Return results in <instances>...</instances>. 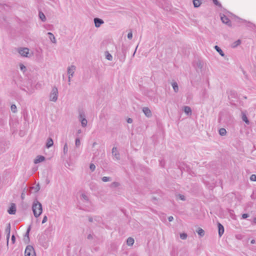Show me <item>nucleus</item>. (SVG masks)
<instances>
[{"label":"nucleus","instance_id":"nucleus-1","mask_svg":"<svg viewBox=\"0 0 256 256\" xmlns=\"http://www.w3.org/2000/svg\"><path fill=\"white\" fill-rule=\"evenodd\" d=\"M32 210L36 218H38L42 212V205L36 199L33 202Z\"/></svg>","mask_w":256,"mask_h":256},{"label":"nucleus","instance_id":"nucleus-2","mask_svg":"<svg viewBox=\"0 0 256 256\" xmlns=\"http://www.w3.org/2000/svg\"><path fill=\"white\" fill-rule=\"evenodd\" d=\"M58 88L54 86L52 88L50 95V100L52 102H56L58 100Z\"/></svg>","mask_w":256,"mask_h":256},{"label":"nucleus","instance_id":"nucleus-3","mask_svg":"<svg viewBox=\"0 0 256 256\" xmlns=\"http://www.w3.org/2000/svg\"><path fill=\"white\" fill-rule=\"evenodd\" d=\"M25 256H36V254L32 246L28 245L26 246L24 251Z\"/></svg>","mask_w":256,"mask_h":256},{"label":"nucleus","instance_id":"nucleus-4","mask_svg":"<svg viewBox=\"0 0 256 256\" xmlns=\"http://www.w3.org/2000/svg\"><path fill=\"white\" fill-rule=\"evenodd\" d=\"M122 54L121 56H119V60L121 62H124L125 60L126 57V54L128 50V48L126 46L122 45Z\"/></svg>","mask_w":256,"mask_h":256},{"label":"nucleus","instance_id":"nucleus-5","mask_svg":"<svg viewBox=\"0 0 256 256\" xmlns=\"http://www.w3.org/2000/svg\"><path fill=\"white\" fill-rule=\"evenodd\" d=\"M79 120L81 122L82 126L86 127L87 125V120L85 118V115L83 112H80L79 115Z\"/></svg>","mask_w":256,"mask_h":256},{"label":"nucleus","instance_id":"nucleus-6","mask_svg":"<svg viewBox=\"0 0 256 256\" xmlns=\"http://www.w3.org/2000/svg\"><path fill=\"white\" fill-rule=\"evenodd\" d=\"M29 50L28 48H20L18 50V53L22 56H27Z\"/></svg>","mask_w":256,"mask_h":256},{"label":"nucleus","instance_id":"nucleus-7","mask_svg":"<svg viewBox=\"0 0 256 256\" xmlns=\"http://www.w3.org/2000/svg\"><path fill=\"white\" fill-rule=\"evenodd\" d=\"M76 67L74 65H72L70 66H68V76H71L72 77L74 76V72L76 70Z\"/></svg>","mask_w":256,"mask_h":256},{"label":"nucleus","instance_id":"nucleus-8","mask_svg":"<svg viewBox=\"0 0 256 256\" xmlns=\"http://www.w3.org/2000/svg\"><path fill=\"white\" fill-rule=\"evenodd\" d=\"M142 112L145 116L148 118H150L152 116V113L150 109L148 107H144Z\"/></svg>","mask_w":256,"mask_h":256},{"label":"nucleus","instance_id":"nucleus-9","mask_svg":"<svg viewBox=\"0 0 256 256\" xmlns=\"http://www.w3.org/2000/svg\"><path fill=\"white\" fill-rule=\"evenodd\" d=\"M112 156H114L116 160H120V154L119 152L117 150V148L116 147H114L112 149Z\"/></svg>","mask_w":256,"mask_h":256},{"label":"nucleus","instance_id":"nucleus-10","mask_svg":"<svg viewBox=\"0 0 256 256\" xmlns=\"http://www.w3.org/2000/svg\"><path fill=\"white\" fill-rule=\"evenodd\" d=\"M94 21L95 26L96 28H99L101 24H102L104 23V22L102 20L98 18H94Z\"/></svg>","mask_w":256,"mask_h":256},{"label":"nucleus","instance_id":"nucleus-11","mask_svg":"<svg viewBox=\"0 0 256 256\" xmlns=\"http://www.w3.org/2000/svg\"><path fill=\"white\" fill-rule=\"evenodd\" d=\"M30 230V226L26 230V233L25 234L24 237V241L26 244H28L30 242V238H29V232Z\"/></svg>","mask_w":256,"mask_h":256},{"label":"nucleus","instance_id":"nucleus-12","mask_svg":"<svg viewBox=\"0 0 256 256\" xmlns=\"http://www.w3.org/2000/svg\"><path fill=\"white\" fill-rule=\"evenodd\" d=\"M8 212L10 214H16V206L14 204H12L11 206L8 210Z\"/></svg>","mask_w":256,"mask_h":256},{"label":"nucleus","instance_id":"nucleus-13","mask_svg":"<svg viewBox=\"0 0 256 256\" xmlns=\"http://www.w3.org/2000/svg\"><path fill=\"white\" fill-rule=\"evenodd\" d=\"M220 18L223 23L226 24H228V26L230 25V22L229 18L225 15H223V16H221Z\"/></svg>","mask_w":256,"mask_h":256},{"label":"nucleus","instance_id":"nucleus-14","mask_svg":"<svg viewBox=\"0 0 256 256\" xmlns=\"http://www.w3.org/2000/svg\"><path fill=\"white\" fill-rule=\"evenodd\" d=\"M45 160L44 156H38L34 160V163L36 164L42 162Z\"/></svg>","mask_w":256,"mask_h":256},{"label":"nucleus","instance_id":"nucleus-15","mask_svg":"<svg viewBox=\"0 0 256 256\" xmlns=\"http://www.w3.org/2000/svg\"><path fill=\"white\" fill-rule=\"evenodd\" d=\"M40 189V186L38 184L36 185L35 186H32L30 188V193H36L38 192Z\"/></svg>","mask_w":256,"mask_h":256},{"label":"nucleus","instance_id":"nucleus-16","mask_svg":"<svg viewBox=\"0 0 256 256\" xmlns=\"http://www.w3.org/2000/svg\"><path fill=\"white\" fill-rule=\"evenodd\" d=\"M218 234H219L220 236H221L224 232V228L221 224H220V222H218Z\"/></svg>","mask_w":256,"mask_h":256},{"label":"nucleus","instance_id":"nucleus-17","mask_svg":"<svg viewBox=\"0 0 256 256\" xmlns=\"http://www.w3.org/2000/svg\"><path fill=\"white\" fill-rule=\"evenodd\" d=\"M47 34L49 36V38L50 40L54 44H56V39L54 35L50 32H48Z\"/></svg>","mask_w":256,"mask_h":256},{"label":"nucleus","instance_id":"nucleus-18","mask_svg":"<svg viewBox=\"0 0 256 256\" xmlns=\"http://www.w3.org/2000/svg\"><path fill=\"white\" fill-rule=\"evenodd\" d=\"M242 120L244 122L247 124H250V122L247 118V116L246 114L244 112H242Z\"/></svg>","mask_w":256,"mask_h":256},{"label":"nucleus","instance_id":"nucleus-19","mask_svg":"<svg viewBox=\"0 0 256 256\" xmlns=\"http://www.w3.org/2000/svg\"><path fill=\"white\" fill-rule=\"evenodd\" d=\"M53 144H54V142H53L52 138H49L47 140V142H46V148H50L53 145Z\"/></svg>","mask_w":256,"mask_h":256},{"label":"nucleus","instance_id":"nucleus-20","mask_svg":"<svg viewBox=\"0 0 256 256\" xmlns=\"http://www.w3.org/2000/svg\"><path fill=\"white\" fill-rule=\"evenodd\" d=\"M214 49L219 53L222 56H224V54L221 48L218 46H215L214 47Z\"/></svg>","mask_w":256,"mask_h":256},{"label":"nucleus","instance_id":"nucleus-21","mask_svg":"<svg viewBox=\"0 0 256 256\" xmlns=\"http://www.w3.org/2000/svg\"><path fill=\"white\" fill-rule=\"evenodd\" d=\"M184 112L186 114H187L188 115L192 114V110L190 106H184Z\"/></svg>","mask_w":256,"mask_h":256},{"label":"nucleus","instance_id":"nucleus-22","mask_svg":"<svg viewBox=\"0 0 256 256\" xmlns=\"http://www.w3.org/2000/svg\"><path fill=\"white\" fill-rule=\"evenodd\" d=\"M193 4L194 8H198L202 4L200 0H193Z\"/></svg>","mask_w":256,"mask_h":256},{"label":"nucleus","instance_id":"nucleus-23","mask_svg":"<svg viewBox=\"0 0 256 256\" xmlns=\"http://www.w3.org/2000/svg\"><path fill=\"white\" fill-rule=\"evenodd\" d=\"M172 88H173L174 91L176 92H178V84L177 82H173L172 84Z\"/></svg>","mask_w":256,"mask_h":256},{"label":"nucleus","instance_id":"nucleus-24","mask_svg":"<svg viewBox=\"0 0 256 256\" xmlns=\"http://www.w3.org/2000/svg\"><path fill=\"white\" fill-rule=\"evenodd\" d=\"M134 242V239L131 237H130L127 239V240H126L127 244L128 246H132V245H133Z\"/></svg>","mask_w":256,"mask_h":256},{"label":"nucleus","instance_id":"nucleus-25","mask_svg":"<svg viewBox=\"0 0 256 256\" xmlns=\"http://www.w3.org/2000/svg\"><path fill=\"white\" fill-rule=\"evenodd\" d=\"M39 17L40 18L42 21L45 22L46 20V18L44 14L42 12H39Z\"/></svg>","mask_w":256,"mask_h":256},{"label":"nucleus","instance_id":"nucleus-26","mask_svg":"<svg viewBox=\"0 0 256 256\" xmlns=\"http://www.w3.org/2000/svg\"><path fill=\"white\" fill-rule=\"evenodd\" d=\"M226 131L225 128H221L220 129V130H219V134L220 136H225L226 134Z\"/></svg>","mask_w":256,"mask_h":256},{"label":"nucleus","instance_id":"nucleus-27","mask_svg":"<svg viewBox=\"0 0 256 256\" xmlns=\"http://www.w3.org/2000/svg\"><path fill=\"white\" fill-rule=\"evenodd\" d=\"M120 186V184L118 182H113L110 184V187L114 188H117Z\"/></svg>","mask_w":256,"mask_h":256},{"label":"nucleus","instance_id":"nucleus-28","mask_svg":"<svg viewBox=\"0 0 256 256\" xmlns=\"http://www.w3.org/2000/svg\"><path fill=\"white\" fill-rule=\"evenodd\" d=\"M106 58L109 60H112V56L108 52H106Z\"/></svg>","mask_w":256,"mask_h":256},{"label":"nucleus","instance_id":"nucleus-29","mask_svg":"<svg viewBox=\"0 0 256 256\" xmlns=\"http://www.w3.org/2000/svg\"><path fill=\"white\" fill-rule=\"evenodd\" d=\"M102 180L104 182H107L112 180V178L108 176H104L102 178Z\"/></svg>","mask_w":256,"mask_h":256},{"label":"nucleus","instance_id":"nucleus-30","mask_svg":"<svg viewBox=\"0 0 256 256\" xmlns=\"http://www.w3.org/2000/svg\"><path fill=\"white\" fill-rule=\"evenodd\" d=\"M20 70L22 71L23 72H24L26 70V66H24V64H20Z\"/></svg>","mask_w":256,"mask_h":256},{"label":"nucleus","instance_id":"nucleus-31","mask_svg":"<svg viewBox=\"0 0 256 256\" xmlns=\"http://www.w3.org/2000/svg\"><path fill=\"white\" fill-rule=\"evenodd\" d=\"M198 233L201 236H202L204 235V231L201 228H198Z\"/></svg>","mask_w":256,"mask_h":256},{"label":"nucleus","instance_id":"nucleus-32","mask_svg":"<svg viewBox=\"0 0 256 256\" xmlns=\"http://www.w3.org/2000/svg\"><path fill=\"white\" fill-rule=\"evenodd\" d=\"M10 109L14 113H15L17 112L16 106L15 104H12L10 106Z\"/></svg>","mask_w":256,"mask_h":256},{"label":"nucleus","instance_id":"nucleus-33","mask_svg":"<svg viewBox=\"0 0 256 256\" xmlns=\"http://www.w3.org/2000/svg\"><path fill=\"white\" fill-rule=\"evenodd\" d=\"M75 144L76 147L78 148L80 145V141L79 138H76L75 141Z\"/></svg>","mask_w":256,"mask_h":256},{"label":"nucleus","instance_id":"nucleus-34","mask_svg":"<svg viewBox=\"0 0 256 256\" xmlns=\"http://www.w3.org/2000/svg\"><path fill=\"white\" fill-rule=\"evenodd\" d=\"M188 235L186 233H182L180 234V238L182 240H186L187 238Z\"/></svg>","mask_w":256,"mask_h":256},{"label":"nucleus","instance_id":"nucleus-35","mask_svg":"<svg viewBox=\"0 0 256 256\" xmlns=\"http://www.w3.org/2000/svg\"><path fill=\"white\" fill-rule=\"evenodd\" d=\"M68 152V146L66 143L64 146V154L67 153Z\"/></svg>","mask_w":256,"mask_h":256},{"label":"nucleus","instance_id":"nucleus-36","mask_svg":"<svg viewBox=\"0 0 256 256\" xmlns=\"http://www.w3.org/2000/svg\"><path fill=\"white\" fill-rule=\"evenodd\" d=\"M90 168L92 172L94 171L96 169L95 165L94 164H90Z\"/></svg>","mask_w":256,"mask_h":256},{"label":"nucleus","instance_id":"nucleus-37","mask_svg":"<svg viewBox=\"0 0 256 256\" xmlns=\"http://www.w3.org/2000/svg\"><path fill=\"white\" fill-rule=\"evenodd\" d=\"M250 180L253 182L256 181V175L254 174L251 175L250 177Z\"/></svg>","mask_w":256,"mask_h":256},{"label":"nucleus","instance_id":"nucleus-38","mask_svg":"<svg viewBox=\"0 0 256 256\" xmlns=\"http://www.w3.org/2000/svg\"><path fill=\"white\" fill-rule=\"evenodd\" d=\"M25 190H26V188H24L22 193V194H21V198L23 200L25 198V196H26V194H25Z\"/></svg>","mask_w":256,"mask_h":256},{"label":"nucleus","instance_id":"nucleus-39","mask_svg":"<svg viewBox=\"0 0 256 256\" xmlns=\"http://www.w3.org/2000/svg\"><path fill=\"white\" fill-rule=\"evenodd\" d=\"M10 224H8V226H7V227L6 229V232L7 233H10Z\"/></svg>","mask_w":256,"mask_h":256},{"label":"nucleus","instance_id":"nucleus-40","mask_svg":"<svg viewBox=\"0 0 256 256\" xmlns=\"http://www.w3.org/2000/svg\"><path fill=\"white\" fill-rule=\"evenodd\" d=\"M132 38V32H130L128 34V38L129 40H130Z\"/></svg>","mask_w":256,"mask_h":256},{"label":"nucleus","instance_id":"nucleus-41","mask_svg":"<svg viewBox=\"0 0 256 256\" xmlns=\"http://www.w3.org/2000/svg\"><path fill=\"white\" fill-rule=\"evenodd\" d=\"M214 4L218 6H220V4L218 2V0H212Z\"/></svg>","mask_w":256,"mask_h":256},{"label":"nucleus","instance_id":"nucleus-42","mask_svg":"<svg viewBox=\"0 0 256 256\" xmlns=\"http://www.w3.org/2000/svg\"><path fill=\"white\" fill-rule=\"evenodd\" d=\"M179 198L182 200H185V196L184 195L182 194H179L178 195Z\"/></svg>","mask_w":256,"mask_h":256},{"label":"nucleus","instance_id":"nucleus-43","mask_svg":"<svg viewBox=\"0 0 256 256\" xmlns=\"http://www.w3.org/2000/svg\"><path fill=\"white\" fill-rule=\"evenodd\" d=\"M48 220L47 216H44L42 220V224L45 223Z\"/></svg>","mask_w":256,"mask_h":256},{"label":"nucleus","instance_id":"nucleus-44","mask_svg":"<svg viewBox=\"0 0 256 256\" xmlns=\"http://www.w3.org/2000/svg\"><path fill=\"white\" fill-rule=\"evenodd\" d=\"M241 42L240 40H236L235 42H234V44L235 45L234 46V47L239 45L240 44Z\"/></svg>","mask_w":256,"mask_h":256},{"label":"nucleus","instance_id":"nucleus-45","mask_svg":"<svg viewBox=\"0 0 256 256\" xmlns=\"http://www.w3.org/2000/svg\"><path fill=\"white\" fill-rule=\"evenodd\" d=\"M248 214H244L242 215V218L244 219V218H247L248 217Z\"/></svg>","mask_w":256,"mask_h":256},{"label":"nucleus","instance_id":"nucleus-46","mask_svg":"<svg viewBox=\"0 0 256 256\" xmlns=\"http://www.w3.org/2000/svg\"><path fill=\"white\" fill-rule=\"evenodd\" d=\"M82 196L84 200H88V198L86 194H82Z\"/></svg>","mask_w":256,"mask_h":256},{"label":"nucleus","instance_id":"nucleus-47","mask_svg":"<svg viewBox=\"0 0 256 256\" xmlns=\"http://www.w3.org/2000/svg\"><path fill=\"white\" fill-rule=\"evenodd\" d=\"M15 240H16L15 236L14 235H12V244H14L15 242Z\"/></svg>","mask_w":256,"mask_h":256},{"label":"nucleus","instance_id":"nucleus-48","mask_svg":"<svg viewBox=\"0 0 256 256\" xmlns=\"http://www.w3.org/2000/svg\"><path fill=\"white\" fill-rule=\"evenodd\" d=\"M127 122L129 124H131L132 122V119L131 118H128V120H127Z\"/></svg>","mask_w":256,"mask_h":256},{"label":"nucleus","instance_id":"nucleus-49","mask_svg":"<svg viewBox=\"0 0 256 256\" xmlns=\"http://www.w3.org/2000/svg\"><path fill=\"white\" fill-rule=\"evenodd\" d=\"M168 221H169V222H172V220H174V218H173V216H169V217L168 218Z\"/></svg>","mask_w":256,"mask_h":256},{"label":"nucleus","instance_id":"nucleus-50","mask_svg":"<svg viewBox=\"0 0 256 256\" xmlns=\"http://www.w3.org/2000/svg\"><path fill=\"white\" fill-rule=\"evenodd\" d=\"M10 233H8L7 236H6L7 244H8V239L10 238Z\"/></svg>","mask_w":256,"mask_h":256},{"label":"nucleus","instance_id":"nucleus-51","mask_svg":"<svg viewBox=\"0 0 256 256\" xmlns=\"http://www.w3.org/2000/svg\"><path fill=\"white\" fill-rule=\"evenodd\" d=\"M71 78L72 76H68V84L70 85V80H71Z\"/></svg>","mask_w":256,"mask_h":256},{"label":"nucleus","instance_id":"nucleus-52","mask_svg":"<svg viewBox=\"0 0 256 256\" xmlns=\"http://www.w3.org/2000/svg\"><path fill=\"white\" fill-rule=\"evenodd\" d=\"M88 238L90 240V239H92V234H90L88 236Z\"/></svg>","mask_w":256,"mask_h":256},{"label":"nucleus","instance_id":"nucleus-53","mask_svg":"<svg viewBox=\"0 0 256 256\" xmlns=\"http://www.w3.org/2000/svg\"><path fill=\"white\" fill-rule=\"evenodd\" d=\"M97 144H98L96 142H94L92 144V148H94Z\"/></svg>","mask_w":256,"mask_h":256},{"label":"nucleus","instance_id":"nucleus-54","mask_svg":"<svg viewBox=\"0 0 256 256\" xmlns=\"http://www.w3.org/2000/svg\"><path fill=\"white\" fill-rule=\"evenodd\" d=\"M88 220H89V222H92V220H93L92 218H88Z\"/></svg>","mask_w":256,"mask_h":256},{"label":"nucleus","instance_id":"nucleus-55","mask_svg":"<svg viewBox=\"0 0 256 256\" xmlns=\"http://www.w3.org/2000/svg\"><path fill=\"white\" fill-rule=\"evenodd\" d=\"M137 48H138V46H136V50H135V51H134V53L133 54V55H132V56H134V54H135V53H136V50Z\"/></svg>","mask_w":256,"mask_h":256},{"label":"nucleus","instance_id":"nucleus-56","mask_svg":"<svg viewBox=\"0 0 256 256\" xmlns=\"http://www.w3.org/2000/svg\"><path fill=\"white\" fill-rule=\"evenodd\" d=\"M251 243L252 244H254L255 243V240H251Z\"/></svg>","mask_w":256,"mask_h":256},{"label":"nucleus","instance_id":"nucleus-57","mask_svg":"<svg viewBox=\"0 0 256 256\" xmlns=\"http://www.w3.org/2000/svg\"><path fill=\"white\" fill-rule=\"evenodd\" d=\"M254 223H256V218H254Z\"/></svg>","mask_w":256,"mask_h":256},{"label":"nucleus","instance_id":"nucleus-58","mask_svg":"<svg viewBox=\"0 0 256 256\" xmlns=\"http://www.w3.org/2000/svg\"><path fill=\"white\" fill-rule=\"evenodd\" d=\"M78 134H80L81 133V130H78Z\"/></svg>","mask_w":256,"mask_h":256}]
</instances>
